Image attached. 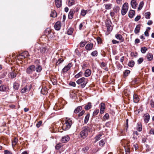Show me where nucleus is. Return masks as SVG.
Returning <instances> with one entry per match:
<instances>
[{"label":"nucleus","instance_id":"obj_7","mask_svg":"<svg viewBox=\"0 0 154 154\" xmlns=\"http://www.w3.org/2000/svg\"><path fill=\"white\" fill-rule=\"evenodd\" d=\"M112 23L110 20H107L106 22V25L107 27L108 31H111L112 29V27L111 26Z\"/></svg>","mask_w":154,"mask_h":154},{"label":"nucleus","instance_id":"obj_25","mask_svg":"<svg viewBox=\"0 0 154 154\" xmlns=\"http://www.w3.org/2000/svg\"><path fill=\"white\" fill-rule=\"evenodd\" d=\"M20 56H22L24 58L25 57H26L29 56V54L28 51H24V52L20 54Z\"/></svg>","mask_w":154,"mask_h":154},{"label":"nucleus","instance_id":"obj_38","mask_svg":"<svg viewBox=\"0 0 154 154\" xmlns=\"http://www.w3.org/2000/svg\"><path fill=\"white\" fill-rule=\"evenodd\" d=\"M113 10L114 12L117 13L119 10V8L118 6H115L113 8Z\"/></svg>","mask_w":154,"mask_h":154},{"label":"nucleus","instance_id":"obj_22","mask_svg":"<svg viewBox=\"0 0 154 154\" xmlns=\"http://www.w3.org/2000/svg\"><path fill=\"white\" fill-rule=\"evenodd\" d=\"M139 100V98L137 95L134 94L133 95V100L135 103L138 102Z\"/></svg>","mask_w":154,"mask_h":154},{"label":"nucleus","instance_id":"obj_59","mask_svg":"<svg viewBox=\"0 0 154 154\" xmlns=\"http://www.w3.org/2000/svg\"><path fill=\"white\" fill-rule=\"evenodd\" d=\"M140 16L138 15L135 18L134 20L135 21H137L140 18Z\"/></svg>","mask_w":154,"mask_h":154},{"label":"nucleus","instance_id":"obj_46","mask_svg":"<svg viewBox=\"0 0 154 154\" xmlns=\"http://www.w3.org/2000/svg\"><path fill=\"white\" fill-rule=\"evenodd\" d=\"M143 4L144 3L143 2H141L140 3L139 5V6L138 8V10H140L142 8L143 6Z\"/></svg>","mask_w":154,"mask_h":154},{"label":"nucleus","instance_id":"obj_31","mask_svg":"<svg viewBox=\"0 0 154 154\" xmlns=\"http://www.w3.org/2000/svg\"><path fill=\"white\" fill-rule=\"evenodd\" d=\"M140 26L139 25H137L134 30V32L136 34H137L140 32Z\"/></svg>","mask_w":154,"mask_h":154},{"label":"nucleus","instance_id":"obj_16","mask_svg":"<svg viewBox=\"0 0 154 154\" xmlns=\"http://www.w3.org/2000/svg\"><path fill=\"white\" fill-rule=\"evenodd\" d=\"M144 120L146 123H147L149 119V115L148 113H146L144 115Z\"/></svg>","mask_w":154,"mask_h":154},{"label":"nucleus","instance_id":"obj_21","mask_svg":"<svg viewBox=\"0 0 154 154\" xmlns=\"http://www.w3.org/2000/svg\"><path fill=\"white\" fill-rule=\"evenodd\" d=\"M82 106H78L74 110V112L75 113L77 114L80 111L82 110Z\"/></svg>","mask_w":154,"mask_h":154},{"label":"nucleus","instance_id":"obj_5","mask_svg":"<svg viewBox=\"0 0 154 154\" xmlns=\"http://www.w3.org/2000/svg\"><path fill=\"white\" fill-rule=\"evenodd\" d=\"M35 66L34 65L29 66L26 69V73L29 74H32L35 71Z\"/></svg>","mask_w":154,"mask_h":154},{"label":"nucleus","instance_id":"obj_28","mask_svg":"<svg viewBox=\"0 0 154 154\" xmlns=\"http://www.w3.org/2000/svg\"><path fill=\"white\" fill-rule=\"evenodd\" d=\"M42 66L39 65L37 64L36 66V71L37 72H40L42 70Z\"/></svg>","mask_w":154,"mask_h":154},{"label":"nucleus","instance_id":"obj_4","mask_svg":"<svg viewBox=\"0 0 154 154\" xmlns=\"http://www.w3.org/2000/svg\"><path fill=\"white\" fill-rule=\"evenodd\" d=\"M128 8V5L127 3H125L122 6L121 10V14L122 15H124L127 12Z\"/></svg>","mask_w":154,"mask_h":154},{"label":"nucleus","instance_id":"obj_61","mask_svg":"<svg viewBox=\"0 0 154 154\" xmlns=\"http://www.w3.org/2000/svg\"><path fill=\"white\" fill-rule=\"evenodd\" d=\"M143 61V59L142 58H140L137 60L138 63L140 64Z\"/></svg>","mask_w":154,"mask_h":154},{"label":"nucleus","instance_id":"obj_29","mask_svg":"<svg viewBox=\"0 0 154 154\" xmlns=\"http://www.w3.org/2000/svg\"><path fill=\"white\" fill-rule=\"evenodd\" d=\"M147 59L149 61H151L152 59L153 56L151 53H149L146 55Z\"/></svg>","mask_w":154,"mask_h":154},{"label":"nucleus","instance_id":"obj_54","mask_svg":"<svg viewBox=\"0 0 154 154\" xmlns=\"http://www.w3.org/2000/svg\"><path fill=\"white\" fill-rule=\"evenodd\" d=\"M99 110L98 109L95 110L93 112V116H95L97 115L99 112Z\"/></svg>","mask_w":154,"mask_h":154},{"label":"nucleus","instance_id":"obj_43","mask_svg":"<svg viewBox=\"0 0 154 154\" xmlns=\"http://www.w3.org/2000/svg\"><path fill=\"white\" fill-rule=\"evenodd\" d=\"M105 144L104 140H102L99 142V145L101 146H103Z\"/></svg>","mask_w":154,"mask_h":154},{"label":"nucleus","instance_id":"obj_26","mask_svg":"<svg viewBox=\"0 0 154 154\" xmlns=\"http://www.w3.org/2000/svg\"><path fill=\"white\" fill-rule=\"evenodd\" d=\"M20 84L17 82H15L13 84V88L15 90H17L19 88Z\"/></svg>","mask_w":154,"mask_h":154},{"label":"nucleus","instance_id":"obj_17","mask_svg":"<svg viewBox=\"0 0 154 154\" xmlns=\"http://www.w3.org/2000/svg\"><path fill=\"white\" fill-rule=\"evenodd\" d=\"M74 13L73 9H71L69 11L68 14V18L69 19H72L73 17V14Z\"/></svg>","mask_w":154,"mask_h":154},{"label":"nucleus","instance_id":"obj_15","mask_svg":"<svg viewBox=\"0 0 154 154\" xmlns=\"http://www.w3.org/2000/svg\"><path fill=\"white\" fill-rule=\"evenodd\" d=\"M29 90L30 89L28 88L27 86H26L21 89V92L22 94H23L27 91H29Z\"/></svg>","mask_w":154,"mask_h":154},{"label":"nucleus","instance_id":"obj_11","mask_svg":"<svg viewBox=\"0 0 154 154\" xmlns=\"http://www.w3.org/2000/svg\"><path fill=\"white\" fill-rule=\"evenodd\" d=\"M71 63H69L67 66H66L63 69L62 71L63 72H65L69 70L71 67Z\"/></svg>","mask_w":154,"mask_h":154},{"label":"nucleus","instance_id":"obj_63","mask_svg":"<svg viewBox=\"0 0 154 154\" xmlns=\"http://www.w3.org/2000/svg\"><path fill=\"white\" fill-rule=\"evenodd\" d=\"M42 123V122L41 121H39L38 122L36 125V127L37 128H39L41 125Z\"/></svg>","mask_w":154,"mask_h":154},{"label":"nucleus","instance_id":"obj_44","mask_svg":"<svg viewBox=\"0 0 154 154\" xmlns=\"http://www.w3.org/2000/svg\"><path fill=\"white\" fill-rule=\"evenodd\" d=\"M134 62L133 61L131 60V61H130L128 63V65L130 67H132L134 65Z\"/></svg>","mask_w":154,"mask_h":154},{"label":"nucleus","instance_id":"obj_2","mask_svg":"<svg viewBox=\"0 0 154 154\" xmlns=\"http://www.w3.org/2000/svg\"><path fill=\"white\" fill-rule=\"evenodd\" d=\"M88 82V79L84 77L80 78L76 82L78 84H81V86L82 88H84L85 87Z\"/></svg>","mask_w":154,"mask_h":154},{"label":"nucleus","instance_id":"obj_13","mask_svg":"<svg viewBox=\"0 0 154 154\" xmlns=\"http://www.w3.org/2000/svg\"><path fill=\"white\" fill-rule=\"evenodd\" d=\"M17 73L15 71H12L9 73V77L12 79H13L16 77Z\"/></svg>","mask_w":154,"mask_h":154},{"label":"nucleus","instance_id":"obj_51","mask_svg":"<svg viewBox=\"0 0 154 154\" xmlns=\"http://www.w3.org/2000/svg\"><path fill=\"white\" fill-rule=\"evenodd\" d=\"M62 144L61 143L57 144L55 146V148L56 149L58 150L61 147Z\"/></svg>","mask_w":154,"mask_h":154},{"label":"nucleus","instance_id":"obj_12","mask_svg":"<svg viewBox=\"0 0 154 154\" xmlns=\"http://www.w3.org/2000/svg\"><path fill=\"white\" fill-rule=\"evenodd\" d=\"M93 46V44L92 43L87 44L85 47V49L88 51L92 50Z\"/></svg>","mask_w":154,"mask_h":154},{"label":"nucleus","instance_id":"obj_1","mask_svg":"<svg viewBox=\"0 0 154 154\" xmlns=\"http://www.w3.org/2000/svg\"><path fill=\"white\" fill-rule=\"evenodd\" d=\"M72 124V121L70 118H66L65 122L63 125L62 126L63 129L64 131H66L69 129Z\"/></svg>","mask_w":154,"mask_h":154},{"label":"nucleus","instance_id":"obj_18","mask_svg":"<svg viewBox=\"0 0 154 154\" xmlns=\"http://www.w3.org/2000/svg\"><path fill=\"white\" fill-rule=\"evenodd\" d=\"M131 4L132 7L133 8H135L137 5L135 0H132L131 1Z\"/></svg>","mask_w":154,"mask_h":154},{"label":"nucleus","instance_id":"obj_42","mask_svg":"<svg viewBox=\"0 0 154 154\" xmlns=\"http://www.w3.org/2000/svg\"><path fill=\"white\" fill-rule=\"evenodd\" d=\"M83 75V72L82 71H80L79 73H78L77 74L75 75V78H78L82 76Z\"/></svg>","mask_w":154,"mask_h":154},{"label":"nucleus","instance_id":"obj_62","mask_svg":"<svg viewBox=\"0 0 154 154\" xmlns=\"http://www.w3.org/2000/svg\"><path fill=\"white\" fill-rule=\"evenodd\" d=\"M4 152L5 154H12L11 152L7 150H5Z\"/></svg>","mask_w":154,"mask_h":154},{"label":"nucleus","instance_id":"obj_32","mask_svg":"<svg viewBox=\"0 0 154 154\" xmlns=\"http://www.w3.org/2000/svg\"><path fill=\"white\" fill-rule=\"evenodd\" d=\"M92 106L91 103L89 102L87 105H85V110H88L90 109Z\"/></svg>","mask_w":154,"mask_h":154},{"label":"nucleus","instance_id":"obj_33","mask_svg":"<svg viewBox=\"0 0 154 154\" xmlns=\"http://www.w3.org/2000/svg\"><path fill=\"white\" fill-rule=\"evenodd\" d=\"M102 135L101 134H99L96 135L94 137V139L95 140V142H96L98 140H99L100 139V137H101Z\"/></svg>","mask_w":154,"mask_h":154},{"label":"nucleus","instance_id":"obj_57","mask_svg":"<svg viewBox=\"0 0 154 154\" xmlns=\"http://www.w3.org/2000/svg\"><path fill=\"white\" fill-rule=\"evenodd\" d=\"M85 42H81L80 43V46L81 47H83L85 46Z\"/></svg>","mask_w":154,"mask_h":154},{"label":"nucleus","instance_id":"obj_20","mask_svg":"<svg viewBox=\"0 0 154 154\" xmlns=\"http://www.w3.org/2000/svg\"><path fill=\"white\" fill-rule=\"evenodd\" d=\"M135 14V12L133 10H131L129 12L128 16L129 17L132 18L134 15Z\"/></svg>","mask_w":154,"mask_h":154},{"label":"nucleus","instance_id":"obj_14","mask_svg":"<svg viewBox=\"0 0 154 154\" xmlns=\"http://www.w3.org/2000/svg\"><path fill=\"white\" fill-rule=\"evenodd\" d=\"M116 38L120 41L121 42H123L124 41V39L122 36L119 34H117L116 35Z\"/></svg>","mask_w":154,"mask_h":154},{"label":"nucleus","instance_id":"obj_48","mask_svg":"<svg viewBox=\"0 0 154 154\" xmlns=\"http://www.w3.org/2000/svg\"><path fill=\"white\" fill-rule=\"evenodd\" d=\"M98 52L97 51H94L91 52V55L93 57H96L97 55Z\"/></svg>","mask_w":154,"mask_h":154},{"label":"nucleus","instance_id":"obj_3","mask_svg":"<svg viewBox=\"0 0 154 154\" xmlns=\"http://www.w3.org/2000/svg\"><path fill=\"white\" fill-rule=\"evenodd\" d=\"M89 129L88 127H85L83 128L82 131L80 132L79 136L83 139L85 138L88 135V132Z\"/></svg>","mask_w":154,"mask_h":154},{"label":"nucleus","instance_id":"obj_64","mask_svg":"<svg viewBox=\"0 0 154 154\" xmlns=\"http://www.w3.org/2000/svg\"><path fill=\"white\" fill-rule=\"evenodd\" d=\"M150 105L152 107L154 108V102L152 100H151Z\"/></svg>","mask_w":154,"mask_h":154},{"label":"nucleus","instance_id":"obj_36","mask_svg":"<svg viewBox=\"0 0 154 154\" xmlns=\"http://www.w3.org/2000/svg\"><path fill=\"white\" fill-rule=\"evenodd\" d=\"M89 116L90 114L89 113H88L85 116V118L84 122L85 123H87L88 122L89 120Z\"/></svg>","mask_w":154,"mask_h":154},{"label":"nucleus","instance_id":"obj_34","mask_svg":"<svg viewBox=\"0 0 154 154\" xmlns=\"http://www.w3.org/2000/svg\"><path fill=\"white\" fill-rule=\"evenodd\" d=\"M18 141L17 138H15L12 142V145L13 146H15Z\"/></svg>","mask_w":154,"mask_h":154},{"label":"nucleus","instance_id":"obj_40","mask_svg":"<svg viewBox=\"0 0 154 154\" xmlns=\"http://www.w3.org/2000/svg\"><path fill=\"white\" fill-rule=\"evenodd\" d=\"M41 93L43 95L46 94L47 93V91L46 88H42L41 91Z\"/></svg>","mask_w":154,"mask_h":154},{"label":"nucleus","instance_id":"obj_39","mask_svg":"<svg viewBox=\"0 0 154 154\" xmlns=\"http://www.w3.org/2000/svg\"><path fill=\"white\" fill-rule=\"evenodd\" d=\"M50 16L53 17H55L57 16V13L54 11H52L50 14Z\"/></svg>","mask_w":154,"mask_h":154},{"label":"nucleus","instance_id":"obj_24","mask_svg":"<svg viewBox=\"0 0 154 154\" xmlns=\"http://www.w3.org/2000/svg\"><path fill=\"white\" fill-rule=\"evenodd\" d=\"M91 74V71L89 69H87L85 70V77H88Z\"/></svg>","mask_w":154,"mask_h":154},{"label":"nucleus","instance_id":"obj_9","mask_svg":"<svg viewBox=\"0 0 154 154\" xmlns=\"http://www.w3.org/2000/svg\"><path fill=\"white\" fill-rule=\"evenodd\" d=\"M69 136L66 135L62 137L61 141L62 143L67 142L69 140Z\"/></svg>","mask_w":154,"mask_h":154},{"label":"nucleus","instance_id":"obj_41","mask_svg":"<svg viewBox=\"0 0 154 154\" xmlns=\"http://www.w3.org/2000/svg\"><path fill=\"white\" fill-rule=\"evenodd\" d=\"M145 17L146 19H149L150 18V13L149 12H147L145 13Z\"/></svg>","mask_w":154,"mask_h":154},{"label":"nucleus","instance_id":"obj_45","mask_svg":"<svg viewBox=\"0 0 154 154\" xmlns=\"http://www.w3.org/2000/svg\"><path fill=\"white\" fill-rule=\"evenodd\" d=\"M87 12V10L82 9L81 11V14L83 16L85 15Z\"/></svg>","mask_w":154,"mask_h":154},{"label":"nucleus","instance_id":"obj_55","mask_svg":"<svg viewBox=\"0 0 154 154\" xmlns=\"http://www.w3.org/2000/svg\"><path fill=\"white\" fill-rule=\"evenodd\" d=\"M97 40L98 44H100L101 43L102 40L100 37H98L97 38Z\"/></svg>","mask_w":154,"mask_h":154},{"label":"nucleus","instance_id":"obj_30","mask_svg":"<svg viewBox=\"0 0 154 154\" xmlns=\"http://www.w3.org/2000/svg\"><path fill=\"white\" fill-rule=\"evenodd\" d=\"M105 5V8L106 10L110 9L112 7V4L110 3H108Z\"/></svg>","mask_w":154,"mask_h":154},{"label":"nucleus","instance_id":"obj_50","mask_svg":"<svg viewBox=\"0 0 154 154\" xmlns=\"http://www.w3.org/2000/svg\"><path fill=\"white\" fill-rule=\"evenodd\" d=\"M63 61V60L62 59V58L59 59L58 61H57L56 63V65L57 66L60 63H61Z\"/></svg>","mask_w":154,"mask_h":154},{"label":"nucleus","instance_id":"obj_10","mask_svg":"<svg viewBox=\"0 0 154 154\" xmlns=\"http://www.w3.org/2000/svg\"><path fill=\"white\" fill-rule=\"evenodd\" d=\"M105 104L103 103H101L100 106V113L103 114L104 112V110L105 109Z\"/></svg>","mask_w":154,"mask_h":154},{"label":"nucleus","instance_id":"obj_53","mask_svg":"<svg viewBox=\"0 0 154 154\" xmlns=\"http://www.w3.org/2000/svg\"><path fill=\"white\" fill-rule=\"evenodd\" d=\"M46 50V49L45 48L42 47L40 48V51L42 53H45Z\"/></svg>","mask_w":154,"mask_h":154},{"label":"nucleus","instance_id":"obj_37","mask_svg":"<svg viewBox=\"0 0 154 154\" xmlns=\"http://www.w3.org/2000/svg\"><path fill=\"white\" fill-rule=\"evenodd\" d=\"M73 29L72 28H69L67 31V34L68 35H71L73 33Z\"/></svg>","mask_w":154,"mask_h":154},{"label":"nucleus","instance_id":"obj_8","mask_svg":"<svg viewBox=\"0 0 154 154\" xmlns=\"http://www.w3.org/2000/svg\"><path fill=\"white\" fill-rule=\"evenodd\" d=\"M9 88L5 85H2L0 86V91L2 92L6 91L9 90Z\"/></svg>","mask_w":154,"mask_h":154},{"label":"nucleus","instance_id":"obj_60","mask_svg":"<svg viewBox=\"0 0 154 154\" xmlns=\"http://www.w3.org/2000/svg\"><path fill=\"white\" fill-rule=\"evenodd\" d=\"M109 117V115L108 113H106L105 115L104 116L103 118L104 119H108Z\"/></svg>","mask_w":154,"mask_h":154},{"label":"nucleus","instance_id":"obj_47","mask_svg":"<svg viewBox=\"0 0 154 154\" xmlns=\"http://www.w3.org/2000/svg\"><path fill=\"white\" fill-rule=\"evenodd\" d=\"M147 48L145 47H142L141 48V51L142 53H145L147 50Z\"/></svg>","mask_w":154,"mask_h":154},{"label":"nucleus","instance_id":"obj_19","mask_svg":"<svg viewBox=\"0 0 154 154\" xmlns=\"http://www.w3.org/2000/svg\"><path fill=\"white\" fill-rule=\"evenodd\" d=\"M55 1L57 7L59 8L61 6V0H55Z\"/></svg>","mask_w":154,"mask_h":154},{"label":"nucleus","instance_id":"obj_56","mask_svg":"<svg viewBox=\"0 0 154 154\" xmlns=\"http://www.w3.org/2000/svg\"><path fill=\"white\" fill-rule=\"evenodd\" d=\"M106 64L104 62H102L100 63V66L101 68L105 67L106 66Z\"/></svg>","mask_w":154,"mask_h":154},{"label":"nucleus","instance_id":"obj_23","mask_svg":"<svg viewBox=\"0 0 154 154\" xmlns=\"http://www.w3.org/2000/svg\"><path fill=\"white\" fill-rule=\"evenodd\" d=\"M61 25L60 22H57L54 25V28L57 30H59L60 28Z\"/></svg>","mask_w":154,"mask_h":154},{"label":"nucleus","instance_id":"obj_49","mask_svg":"<svg viewBox=\"0 0 154 154\" xmlns=\"http://www.w3.org/2000/svg\"><path fill=\"white\" fill-rule=\"evenodd\" d=\"M130 73V71L129 70H126L125 71V72H124V77H126Z\"/></svg>","mask_w":154,"mask_h":154},{"label":"nucleus","instance_id":"obj_52","mask_svg":"<svg viewBox=\"0 0 154 154\" xmlns=\"http://www.w3.org/2000/svg\"><path fill=\"white\" fill-rule=\"evenodd\" d=\"M85 111L83 110L82 111L80 112H79V114H78V117H80V116H83L84 115V114L85 113Z\"/></svg>","mask_w":154,"mask_h":154},{"label":"nucleus","instance_id":"obj_35","mask_svg":"<svg viewBox=\"0 0 154 154\" xmlns=\"http://www.w3.org/2000/svg\"><path fill=\"white\" fill-rule=\"evenodd\" d=\"M75 1L74 0H69L68 5L69 6H72L75 4Z\"/></svg>","mask_w":154,"mask_h":154},{"label":"nucleus","instance_id":"obj_6","mask_svg":"<svg viewBox=\"0 0 154 154\" xmlns=\"http://www.w3.org/2000/svg\"><path fill=\"white\" fill-rule=\"evenodd\" d=\"M45 33L49 38H51L53 37L54 33L51 32L50 28L47 29L45 31Z\"/></svg>","mask_w":154,"mask_h":154},{"label":"nucleus","instance_id":"obj_58","mask_svg":"<svg viewBox=\"0 0 154 154\" xmlns=\"http://www.w3.org/2000/svg\"><path fill=\"white\" fill-rule=\"evenodd\" d=\"M69 85H70L73 87H75V83L74 82H71L69 83Z\"/></svg>","mask_w":154,"mask_h":154},{"label":"nucleus","instance_id":"obj_27","mask_svg":"<svg viewBox=\"0 0 154 154\" xmlns=\"http://www.w3.org/2000/svg\"><path fill=\"white\" fill-rule=\"evenodd\" d=\"M137 130L139 131H140L142 130V125L141 123L139 122L137 124Z\"/></svg>","mask_w":154,"mask_h":154}]
</instances>
